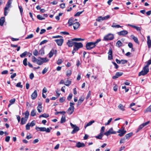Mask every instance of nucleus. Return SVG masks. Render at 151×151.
Returning <instances> with one entry per match:
<instances>
[{"label": "nucleus", "instance_id": "nucleus-1", "mask_svg": "<svg viewBox=\"0 0 151 151\" xmlns=\"http://www.w3.org/2000/svg\"><path fill=\"white\" fill-rule=\"evenodd\" d=\"M75 104L72 102H70V107L68 109L66 112L69 114L70 115L73 113L74 111V107L73 105Z\"/></svg>", "mask_w": 151, "mask_h": 151}, {"label": "nucleus", "instance_id": "nucleus-2", "mask_svg": "<svg viewBox=\"0 0 151 151\" xmlns=\"http://www.w3.org/2000/svg\"><path fill=\"white\" fill-rule=\"evenodd\" d=\"M96 45L94 42H90L86 43V47L87 50H90L94 47Z\"/></svg>", "mask_w": 151, "mask_h": 151}, {"label": "nucleus", "instance_id": "nucleus-3", "mask_svg": "<svg viewBox=\"0 0 151 151\" xmlns=\"http://www.w3.org/2000/svg\"><path fill=\"white\" fill-rule=\"evenodd\" d=\"M114 35L113 34L109 33L104 36L103 40L105 41L111 40L114 38Z\"/></svg>", "mask_w": 151, "mask_h": 151}, {"label": "nucleus", "instance_id": "nucleus-4", "mask_svg": "<svg viewBox=\"0 0 151 151\" xmlns=\"http://www.w3.org/2000/svg\"><path fill=\"white\" fill-rule=\"evenodd\" d=\"M12 0H9L6 5V6L4 8V14L5 16H6L8 13L6 11L11 6V5L12 3Z\"/></svg>", "mask_w": 151, "mask_h": 151}, {"label": "nucleus", "instance_id": "nucleus-5", "mask_svg": "<svg viewBox=\"0 0 151 151\" xmlns=\"http://www.w3.org/2000/svg\"><path fill=\"white\" fill-rule=\"evenodd\" d=\"M74 50H78L81 48L83 47V45L81 42H75L74 45Z\"/></svg>", "mask_w": 151, "mask_h": 151}, {"label": "nucleus", "instance_id": "nucleus-6", "mask_svg": "<svg viewBox=\"0 0 151 151\" xmlns=\"http://www.w3.org/2000/svg\"><path fill=\"white\" fill-rule=\"evenodd\" d=\"M70 124L72 128H73V129L71 132L72 134H73L76 133L79 130V128L76 125H74L72 123H70Z\"/></svg>", "mask_w": 151, "mask_h": 151}, {"label": "nucleus", "instance_id": "nucleus-7", "mask_svg": "<svg viewBox=\"0 0 151 151\" xmlns=\"http://www.w3.org/2000/svg\"><path fill=\"white\" fill-rule=\"evenodd\" d=\"M116 132L113 131V128H111L107 132L104 133V134L106 136H108L110 134H116Z\"/></svg>", "mask_w": 151, "mask_h": 151}, {"label": "nucleus", "instance_id": "nucleus-8", "mask_svg": "<svg viewBox=\"0 0 151 151\" xmlns=\"http://www.w3.org/2000/svg\"><path fill=\"white\" fill-rule=\"evenodd\" d=\"M55 41L56 42L58 46H60L63 44L64 41V40L63 39H56L55 40Z\"/></svg>", "mask_w": 151, "mask_h": 151}, {"label": "nucleus", "instance_id": "nucleus-9", "mask_svg": "<svg viewBox=\"0 0 151 151\" xmlns=\"http://www.w3.org/2000/svg\"><path fill=\"white\" fill-rule=\"evenodd\" d=\"M123 74V73L121 72H116L114 76L112 77L113 79H116L118 78L119 77L121 76Z\"/></svg>", "mask_w": 151, "mask_h": 151}, {"label": "nucleus", "instance_id": "nucleus-10", "mask_svg": "<svg viewBox=\"0 0 151 151\" xmlns=\"http://www.w3.org/2000/svg\"><path fill=\"white\" fill-rule=\"evenodd\" d=\"M77 19H69L68 21V23L69 24V26H70L72 25H73L74 24V23L77 22Z\"/></svg>", "mask_w": 151, "mask_h": 151}, {"label": "nucleus", "instance_id": "nucleus-11", "mask_svg": "<svg viewBox=\"0 0 151 151\" xmlns=\"http://www.w3.org/2000/svg\"><path fill=\"white\" fill-rule=\"evenodd\" d=\"M108 59L109 60H111L113 59V56H112V51L111 49H110L109 50V52H108Z\"/></svg>", "mask_w": 151, "mask_h": 151}, {"label": "nucleus", "instance_id": "nucleus-12", "mask_svg": "<svg viewBox=\"0 0 151 151\" xmlns=\"http://www.w3.org/2000/svg\"><path fill=\"white\" fill-rule=\"evenodd\" d=\"M128 33V32L127 30H124L117 32V34L120 36H124L127 34Z\"/></svg>", "mask_w": 151, "mask_h": 151}, {"label": "nucleus", "instance_id": "nucleus-13", "mask_svg": "<svg viewBox=\"0 0 151 151\" xmlns=\"http://www.w3.org/2000/svg\"><path fill=\"white\" fill-rule=\"evenodd\" d=\"M72 39L71 40H68V42H67V45L69 47H71L73 45H74V43L75 42H73Z\"/></svg>", "mask_w": 151, "mask_h": 151}, {"label": "nucleus", "instance_id": "nucleus-14", "mask_svg": "<svg viewBox=\"0 0 151 151\" xmlns=\"http://www.w3.org/2000/svg\"><path fill=\"white\" fill-rule=\"evenodd\" d=\"M51 127H50L46 128L45 127H42V132H46L47 133H49L50 132L51 130L52 129Z\"/></svg>", "mask_w": 151, "mask_h": 151}, {"label": "nucleus", "instance_id": "nucleus-15", "mask_svg": "<svg viewBox=\"0 0 151 151\" xmlns=\"http://www.w3.org/2000/svg\"><path fill=\"white\" fill-rule=\"evenodd\" d=\"M37 96V92L36 90H35L31 96V98L32 99H35Z\"/></svg>", "mask_w": 151, "mask_h": 151}, {"label": "nucleus", "instance_id": "nucleus-16", "mask_svg": "<svg viewBox=\"0 0 151 151\" xmlns=\"http://www.w3.org/2000/svg\"><path fill=\"white\" fill-rule=\"evenodd\" d=\"M85 146V145L84 143L80 142H78L76 144V146L78 148L84 147Z\"/></svg>", "mask_w": 151, "mask_h": 151}, {"label": "nucleus", "instance_id": "nucleus-17", "mask_svg": "<svg viewBox=\"0 0 151 151\" xmlns=\"http://www.w3.org/2000/svg\"><path fill=\"white\" fill-rule=\"evenodd\" d=\"M147 44L148 45V47L150 48L151 47V40L150 39V37L149 36L147 37Z\"/></svg>", "mask_w": 151, "mask_h": 151}, {"label": "nucleus", "instance_id": "nucleus-18", "mask_svg": "<svg viewBox=\"0 0 151 151\" xmlns=\"http://www.w3.org/2000/svg\"><path fill=\"white\" fill-rule=\"evenodd\" d=\"M38 106L37 107V110L39 113H41L42 110V104L39 103L38 104Z\"/></svg>", "mask_w": 151, "mask_h": 151}, {"label": "nucleus", "instance_id": "nucleus-19", "mask_svg": "<svg viewBox=\"0 0 151 151\" xmlns=\"http://www.w3.org/2000/svg\"><path fill=\"white\" fill-rule=\"evenodd\" d=\"M128 25L129 26L134 28H135L137 31H140L141 29V28L140 27H137L136 26L133 25L131 24H128Z\"/></svg>", "mask_w": 151, "mask_h": 151}, {"label": "nucleus", "instance_id": "nucleus-20", "mask_svg": "<svg viewBox=\"0 0 151 151\" xmlns=\"http://www.w3.org/2000/svg\"><path fill=\"white\" fill-rule=\"evenodd\" d=\"M80 25V23L78 22H76V23H74V24L73 25L74 29H77L78 28Z\"/></svg>", "mask_w": 151, "mask_h": 151}, {"label": "nucleus", "instance_id": "nucleus-21", "mask_svg": "<svg viewBox=\"0 0 151 151\" xmlns=\"http://www.w3.org/2000/svg\"><path fill=\"white\" fill-rule=\"evenodd\" d=\"M118 108L122 110V111H124L125 110V106L123 105L122 104H120L118 106Z\"/></svg>", "mask_w": 151, "mask_h": 151}, {"label": "nucleus", "instance_id": "nucleus-22", "mask_svg": "<svg viewBox=\"0 0 151 151\" xmlns=\"http://www.w3.org/2000/svg\"><path fill=\"white\" fill-rule=\"evenodd\" d=\"M27 119H26L22 117L21 118V124L22 125H23L25 124Z\"/></svg>", "mask_w": 151, "mask_h": 151}, {"label": "nucleus", "instance_id": "nucleus-23", "mask_svg": "<svg viewBox=\"0 0 151 151\" xmlns=\"http://www.w3.org/2000/svg\"><path fill=\"white\" fill-rule=\"evenodd\" d=\"M36 63L38 65H41L43 63V62L42 60L38 58L37 60Z\"/></svg>", "mask_w": 151, "mask_h": 151}, {"label": "nucleus", "instance_id": "nucleus-24", "mask_svg": "<svg viewBox=\"0 0 151 151\" xmlns=\"http://www.w3.org/2000/svg\"><path fill=\"white\" fill-rule=\"evenodd\" d=\"M143 70L147 73L149 71L148 67L146 65L143 68Z\"/></svg>", "mask_w": 151, "mask_h": 151}, {"label": "nucleus", "instance_id": "nucleus-25", "mask_svg": "<svg viewBox=\"0 0 151 151\" xmlns=\"http://www.w3.org/2000/svg\"><path fill=\"white\" fill-rule=\"evenodd\" d=\"M133 39L134 40V41L136 42L137 43L139 44V42L137 38L134 36L132 35L131 36Z\"/></svg>", "mask_w": 151, "mask_h": 151}, {"label": "nucleus", "instance_id": "nucleus-26", "mask_svg": "<svg viewBox=\"0 0 151 151\" xmlns=\"http://www.w3.org/2000/svg\"><path fill=\"white\" fill-rule=\"evenodd\" d=\"M38 58L42 59L43 62V63L47 62L49 61V60L47 58H44L40 57H39Z\"/></svg>", "mask_w": 151, "mask_h": 151}, {"label": "nucleus", "instance_id": "nucleus-27", "mask_svg": "<svg viewBox=\"0 0 151 151\" xmlns=\"http://www.w3.org/2000/svg\"><path fill=\"white\" fill-rule=\"evenodd\" d=\"M54 50L53 49H52L49 53V57L50 58H51L53 55V54H54Z\"/></svg>", "mask_w": 151, "mask_h": 151}, {"label": "nucleus", "instance_id": "nucleus-28", "mask_svg": "<svg viewBox=\"0 0 151 151\" xmlns=\"http://www.w3.org/2000/svg\"><path fill=\"white\" fill-rule=\"evenodd\" d=\"M84 100V98L83 97H81L79 100L78 102V105H80L81 103L83 102Z\"/></svg>", "mask_w": 151, "mask_h": 151}, {"label": "nucleus", "instance_id": "nucleus-29", "mask_svg": "<svg viewBox=\"0 0 151 151\" xmlns=\"http://www.w3.org/2000/svg\"><path fill=\"white\" fill-rule=\"evenodd\" d=\"M147 73H146V72H145L143 70H142L141 72L139 73L138 76H145L146 75Z\"/></svg>", "mask_w": 151, "mask_h": 151}, {"label": "nucleus", "instance_id": "nucleus-30", "mask_svg": "<svg viewBox=\"0 0 151 151\" xmlns=\"http://www.w3.org/2000/svg\"><path fill=\"white\" fill-rule=\"evenodd\" d=\"M29 115V111H26L25 113V116L24 118L27 119Z\"/></svg>", "mask_w": 151, "mask_h": 151}, {"label": "nucleus", "instance_id": "nucleus-31", "mask_svg": "<svg viewBox=\"0 0 151 151\" xmlns=\"http://www.w3.org/2000/svg\"><path fill=\"white\" fill-rule=\"evenodd\" d=\"M65 121H66L65 116L64 115L62 116V117L61 119L60 123H63L65 122Z\"/></svg>", "mask_w": 151, "mask_h": 151}, {"label": "nucleus", "instance_id": "nucleus-32", "mask_svg": "<svg viewBox=\"0 0 151 151\" xmlns=\"http://www.w3.org/2000/svg\"><path fill=\"white\" fill-rule=\"evenodd\" d=\"M151 112V105L144 111V112L145 113L147 112Z\"/></svg>", "mask_w": 151, "mask_h": 151}, {"label": "nucleus", "instance_id": "nucleus-33", "mask_svg": "<svg viewBox=\"0 0 151 151\" xmlns=\"http://www.w3.org/2000/svg\"><path fill=\"white\" fill-rule=\"evenodd\" d=\"M49 116V115L48 114H47L45 113H44L42 115H41L39 117L41 118V117H45V118H47Z\"/></svg>", "mask_w": 151, "mask_h": 151}, {"label": "nucleus", "instance_id": "nucleus-34", "mask_svg": "<svg viewBox=\"0 0 151 151\" xmlns=\"http://www.w3.org/2000/svg\"><path fill=\"white\" fill-rule=\"evenodd\" d=\"M132 133L131 132L130 133H129L126 134L125 136V137L127 139H128L132 135Z\"/></svg>", "mask_w": 151, "mask_h": 151}, {"label": "nucleus", "instance_id": "nucleus-35", "mask_svg": "<svg viewBox=\"0 0 151 151\" xmlns=\"http://www.w3.org/2000/svg\"><path fill=\"white\" fill-rule=\"evenodd\" d=\"M94 122V121H90L88 123H87L86 125L85 126V128H86L87 127L90 125H91Z\"/></svg>", "mask_w": 151, "mask_h": 151}, {"label": "nucleus", "instance_id": "nucleus-36", "mask_svg": "<svg viewBox=\"0 0 151 151\" xmlns=\"http://www.w3.org/2000/svg\"><path fill=\"white\" fill-rule=\"evenodd\" d=\"M36 114V112L35 110L34 109L32 111L30 114V115L32 116H35Z\"/></svg>", "mask_w": 151, "mask_h": 151}, {"label": "nucleus", "instance_id": "nucleus-37", "mask_svg": "<svg viewBox=\"0 0 151 151\" xmlns=\"http://www.w3.org/2000/svg\"><path fill=\"white\" fill-rule=\"evenodd\" d=\"M70 84L71 81L68 80H67L64 83L65 85L68 86H69Z\"/></svg>", "mask_w": 151, "mask_h": 151}, {"label": "nucleus", "instance_id": "nucleus-38", "mask_svg": "<svg viewBox=\"0 0 151 151\" xmlns=\"http://www.w3.org/2000/svg\"><path fill=\"white\" fill-rule=\"evenodd\" d=\"M39 53L40 54L43 55L44 54V50L43 48H42L39 51Z\"/></svg>", "mask_w": 151, "mask_h": 151}, {"label": "nucleus", "instance_id": "nucleus-39", "mask_svg": "<svg viewBox=\"0 0 151 151\" xmlns=\"http://www.w3.org/2000/svg\"><path fill=\"white\" fill-rule=\"evenodd\" d=\"M110 18V16L107 15L106 16L102 17V16H100L98 17V19H106V18Z\"/></svg>", "mask_w": 151, "mask_h": 151}, {"label": "nucleus", "instance_id": "nucleus-40", "mask_svg": "<svg viewBox=\"0 0 151 151\" xmlns=\"http://www.w3.org/2000/svg\"><path fill=\"white\" fill-rule=\"evenodd\" d=\"M27 51H25L24 53H22L20 55V57L21 58H23L25 57L26 55L27 54Z\"/></svg>", "mask_w": 151, "mask_h": 151}, {"label": "nucleus", "instance_id": "nucleus-41", "mask_svg": "<svg viewBox=\"0 0 151 151\" xmlns=\"http://www.w3.org/2000/svg\"><path fill=\"white\" fill-rule=\"evenodd\" d=\"M126 131L124 130L122 131V132H120V134H118V135L120 137H122L126 133Z\"/></svg>", "mask_w": 151, "mask_h": 151}, {"label": "nucleus", "instance_id": "nucleus-42", "mask_svg": "<svg viewBox=\"0 0 151 151\" xmlns=\"http://www.w3.org/2000/svg\"><path fill=\"white\" fill-rule=\"evenodd\" d=\"M84 39H83L81 38H74L72 39V40L76 41H80L84 40Z\"/></svg>", "mask_w": 151, "mask_h": 151}, {"label": "nucleus", "instance_id": "nucleus-43", "mask_svg": "<svg viewBox=\"0 0 151 151\" xmlns=\"http://www.w3.org/2000/svg\"><path fill=\"white\" fill-rule=\"evenodd\" d=\"M122 44V43L120 40L118 41L116 43V45H117L118 47L121 46Z\"/></svg>", "mask_w": 151, "mask_h": 151}, {"label": "nucleus", "instance_id": "nucleus-44", "mask_svg": "<svg viewBox=\"0 0 151 151\" xmlns=\"http://www.w3.org/2000/svg\"><path fill=\"white\" fill-rule=\"evenodd\" d=\"M111 27L115 28L121 27H122L119 25H115V23H113Z\"/></svg>", "mask_w": 151, "mask_h": 151}, {"label": "nucleus", "instance_id": "nucleus-45", "mask_svg": "<svg viewBox=\"0 0 151 151\" xmlns=\"http://www.w3.org/2000/svg\"><path fill=\"white\" fill-rule=\"evenodd\" d=\"M33 55L36 56H37L39 54V52L37 50L35 49L34 50V52H33Z\"/></svg>", "mask_w": 151, "mask_h": 151}, {"label": "nucleus", "instance_id": "nucleus-46", "mask_svg": "<svg viewBox=\"0 0 151 151\" xmlns=\"http://www.w3.org/2000/svg\"><path fill=\"white\" fill-rule=\"evenodd\" d=\"M71 70H68L67 71L66 75L67 76H69L71 75Z\"/></svg>", "mask_w": 151, "mask_h": 151}, {"label": "nucleus", "instance_id": "nucleus-47", "mask_svg": "<svg viewBox=\"0 0 151 151\" xmlns=\"http://www.w3.org/2000/svg\"><path fill=\"white\" fill-rule=\"evenodd\" d=\"M16 86L17 87H20L21 88H22L23 87V86L21 85V83L20 82L18 83Z\"/></svg>", "mask_w": 151, "mask_h": 151}, {"label": "nucleus", "instance_id": "nucleus-48", "mask_svg": "<svg viewBox=\"0 0 151 151\" xmlns=\"http://www.w3.org/2000/svg\"><path fill=\"white\" fill-rule=\"evenodd\" d=\"M65 113V111H58L57 112H56L55 113V115H58V114H64Z\"/></svg>", "mask_w": 151, "mask_h": 151}, {"label": "nucleus", "instance_id": "nucleus-49", "mask_svg": "<svg viewBox=\"0 0 151 151\" xmlns=\"http://www.w3.org/2000/svg\"><path fill=\"white\" fill-rule=\"evenodd\" d=\"M5 22L4 19H0V25L1 26L3 25V24Z\"/></svg>", "mask_w": 151, "mask_h": 151}, {"label": "nucleus", "instance_id": "nucleus-50", "mask_svg": "<svg viewBox=\"0 0 151 151\" xmlns=\"http://www.w3.org/2000/svg\"><path fill=\"white\" fill-rule=\"evenodd\" d=\"M33 35L32 34L29 35L27 37L25 38V39H28L31 38L33 37Z\"/></svg>", "mask_w": 151, "mask_h": 151}, {"label": "nucleus", "instance_id": "nucleus-51", "mask_svg": "<svg viewBox=\"0 0 151 151\" xmlns=\"http://www.w3.org/2000/svg\"><path fill=\"white\" fill-rule=\"evenodd\" d=\"M37 59L35 56H33L32 57V61L33 63L36 62Z\"/></svg>", "mask_w": 151, "mask_h": 151}, {"label": "nucleus", "instance_id": "nucleus-52", "mask_svg": "<svg viewBox=\"0 0 151 151\" xmlns=\"http://www.w3.org/2000/svg\"><path fill=\"white\" fill-rule=\"evenodd\" d=\"M27 59L26 58H25L23 61V64L25 66L27 65Z\"/></svg>", "mask_w": 151, "mask_h": 151}, {"label": "nucleus", "instance_id": "nucleus-53", "mask_svg": "<svg viewBox=\"0 0 151 151\" xmlns=\"http://www.w3.org/2000/svg\"><path fill=\"white\" fill-rule=\"evenodd\" d=\"M65 97L61 98L59 99V101L60 103H63L64 101L65 100Z\"/></svg>", "mask_w": 151, "mask_h": 151}, {"label": "nucleus", "instance_id": "nucleus-54", "mask_svg": "<svg viewBox=\"0 0 151 151\" xmlns=\"http://www.w3.org/2000/svg\"><path fill=\"white\" fill-rule=\"evenodd\" d=\"M73 96V94L72 93H70L69 96H68V98H67V99L70 101V99H72V97Z\"/></svg>", "mask_w": 151, "mask_h": 151}, {"label": "nucleus", "instance_id": "nucleus-55", "mask_svg": "<svg viewBox=\"0 0 151 151\" xmlns=\"http://www.w3.org/2000/svg\"><path fill=\"white\" fill-rule=\"evenodd\" d=\"M30 126V125H29V123H27L26 126V129L27 130H28L29 129Z\"/></svg>", "mask_w": 151, "mask_h": 151}, {"label": "nucleus", "instance_id": "nucleus-56", "mask_svg": "<svg viewBox=\"0 0 151 151\" xmlns=\"http://www.w3.org/2000/svg\"><path fill=\"white\" fill-rule=\"evenodd\" d=\"M47 40H44L42 41V42H40V45H41L42 44L46 43H47Z\"/></svg>", "mask_w": 151, "mask_h": 151}, {"label": "nucleus", "instance_id": "nucleus-57", "mask_svg": "<svg viewBox=\"0 0 151 151\" xmlns=\"http://www.w3.org/2000/svg\"><path fill=\"white\" fill-rule=\"evenodd\" d=\"M48 69L47 68H45L44 69L42 70V74H44L46 73Z\"/></svg>", "mask_w": 151, "mask_h": 151}, {"label": "nucleus", "instance_id": "nucleus-58", "mask_svg": "<svg viewBox=\"0 0 151 151\" xmlns=\"http://www.w3.org/2000/svg\"><path fill=\"white\" fill-rule=\"evenodd\" d=\"M121 61V63L122 64H124L126 63L127 62V60H122Z\"/></svg>", "mask_w": 151, "mask_h": 151}, {"label": "nucleus", "instance_id": "nucleus-59", "mask_svg": "<svg viewBox=\"0 0 151 151\" xmlns=\"http://www.w3.org/2000/svg\"><path fill=\"white\" fill-rule=\"evenodd\" d=\"M125 142V138L121 139L120 141V144L123 143Z\"/></svg>", "mask_w": 151, "mask_h": 151}, {"label": "nucleus", "instance_id": "nucleus-60", "mask_svg": "<svg viewBox=\"0 0 151 151\" xmlns=\"http://www.w3.org/2000/svg\"><path fill=\"white\" fill-rule=\"evenodd\" d=\"M84 11H83L81 12H78L75 15V16H79Z\"/></svg>", "mask_w": 151, "mask_h": 151}, {"label": "nucleus", "instance_id": "nucleus-61", "mask_svg": "<svg viewBox=\"0 0 151 151\" xmlns=\"http://www.w3.org/2000/svg\"><path fill=\"white\" fill-rule=\"evenodd\" d=\"M144 127L143 126V125H142V124H141V125H140L139 128H138V130L137 131V132H138L139 131V130L141 129Z\"/></svg>", "mask_w": 151, "mask_h": 151}, {"label": "nucleus", "instance_id": "nucleus-62", "mask_svg": "<svg viewBox=\"0 0 151 151\" xmlns=\"http://www.w3.org/2000/svg\"><path fill=\"white\" fill-rule=\"evenodd\" d=\"M15 99H12L10 100L9 101V102L12 104H13L15 102Z\"/></svg>", "mask_w": 151, "mask_h": 151}, {"label": "nucleus", "instance_id": "nucleus-63", "mask_svg": "<svg viewBox=\"0 0 151 151\" xmlns=\"http://www.w3.org/2000/svg\"><path fill=\"white\" fill-rule=\"evenodd\" d=\"M10 139V137L8 136H6L5 138V141L7 142L9 141Z\"/></svg>", "mask_w": 151, "mask_h": 151}, {"label": "nucleus", "instance_id": "nucleus-64", "mask_svg": "<svg viewBox=\"0 0 151 151\" xmlns=\"http://www.w3.org/2000/svg\"><path fill=\"white\" fill-rule=\"evenodd\" d=\"M118 89V86L116 85H115V86L113 87L114 90L115 91H116Z\"/></svg>", "mask_w": 151, "mask_h": 151}]
</instances>
